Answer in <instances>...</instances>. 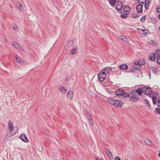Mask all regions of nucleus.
<instances>
[{"instance_id":"72a5a7b5","label":"nucleus","mask_w":160,"mask_h":160,"mask_svg":"<svg viewBox=\"0 0 160 160\" xmlns=\"http://www.w3.org/2000/svg\"><path fill=\"white\" fill-rule=\"evenodd\" d=\"M150 43L153 46H155L157 45V43L152 40L150 41Z\"/></svg>"},{"instance_id":"c9c22d12","label":"nucleus","mask_w":160,"mask_h":160,"mask_svg":"<svg viewBox=\"0 0 160 160\" xmlns=\"http://www.w3.org/2000/svg\"><path fill=\"white\" fill-rule=\"evenodd\" d=\"M151 19L152 20L153 23H155L157 22V19L155 18H154V17L152 18Z\"/></svg>"},{"instance_id":"39448f33","label":"nucleus","mask_w":160,"mask_h":160,"mask_svg":"<svg viewBox=\"0 0 160 160\" xmlns=\"http://www.w3.org/2000/svg\"><path fill=\"white\" fill-rule=\"evenodd\" d=\"M20 138L23 142H29V140L27 138L26 136L23 134H22L20 136Z\"/></svg>"},{"instance_id":"5701e85b","label":"nucleus","mask_w":160,"mask_h":160,"mask_svg":"<svg viewBox=\"0 0 160 160\" xmlns=\"http://www.w3.org/2000/svg\"><path fill=\"white\" fill-rule=\"evenodd\" d=\"M116 0H109V2L110 4L112 6H113L116 3Z\"/></svg>"},{"instance_id":"6e6552de","label":"nucleus","mask_w":160,"mask_h":160,"mask_svg":"<svg viewBox=\"0 0 160 160\" xmlns=\"http://www.w3.org/2000/svg\"><path fill=\"white\" fill-rule=\"evenodd\" d=\"M143 6L141 4H139L137 5L136 7V9L138 12H142Z\"/></svg>"},{"instance_id":"37998d69","label":"nucleus","mask_w":160,"mask_h":160,"mask_svg":"<svg viewBox=\"0 0 160 160\" xmlns=\"http://www.w3.org/2000/svg\"><path fill=\"white\" fill-rule=\"evenodd\" d=\"M157 105L159 106L160 107V99H158V102H157Z\"/></svg>"},{"instance_id":"dca6fc26","label":"nucleus","mask_w":160,"mask_h":160,"mask_svg":"<svg viewBox=\"0 0 160 160\" xmlns=\"http://www.w3.org/2000/svg\"><path fill=\"white\" fill-rule=\"evenodd\" d=\"M123 103L118 100H117L116 102H115L114 106L118 107H120L122 105Z\"/></svg>"},{"instance_id":"6e6d98bb","label":"nucleus","mask_w":160,"mask_h":160,"mask_svg":"<svg viewBox=\"0 0 160 160\" xmlns=\"http://www.w3.org/2000/svg\"><path fill=\"white\" fill-rule=\"evenodd\" d=\"M88 119L89 121L92 119V118H91V116H89V117H88Z\"/></svg>"},{"instance_id":"1a4fd4ad","label":"nucleus","mask_w":160,"mask_h":160,"mask_svg":"<svg viewBox=\"0 0 160 160\" xmlns=\"http://www.w3.org/2000/svg\"><path fill=\"white\" fill-rule=\"evenodd\" d=\"M14 57L18 63H20L21 64H22L23 63V61L17 55H15Z\"/></svg>"},{"instance_id":"a19ab883","label":"nucleus","mask_w":160,"mask_h":160,"mask_svg":"<svg viewBox=\"0 0 160 160\" xmlns=\"http://www.w3.org/2000/svg\"><path fill=\"white\" fill-rule=\"evenodd\" d=\"M76 51L75 48H73V49L71 50L70 53L71 54H73Z\"/></svg>"},{"instance_id":"c03bdc74","label":"nucleus","mask_w":160,"mask_h":160,"mask_svg":"<svg viewBox=\"0 0 160 160\" xmlns=\"http://www.w3.org/2000/svg\"><path fill=\"white\" fill-rule=\"evenodd\" d=\"M90 123L91 125H94V122H93L92 119L89 120Z\"/></svg>"},{"instance_id":"7c9ffc66","label":"nucleus","mask_w":160,"mask_h":160,"mask_svg":"<svg viewBox=\"0 0 160 160\" xmlns=\"http://www.w3.org/2000/svg\"><path fill=\"white\" fill-rule=\"evenodd\" d=\"M16 132H14V134L12 133V135L10 136H8V135H7V136L4 137L3 138V140L4 141L6 140L7 139H8L9 137H10L11 136H12L13 135H14L16 133Z\"/></svg>"},{"instance_id":"a878e982","label":"nucleus","mask_w":160,"mask_h":160,"mask_svg":"<svg viewBox=\"0 0 160 160\" xmlns=\"http://www.w3.org/2000/svg\"><path fill=\"white\" fill-rule=\"evenodd\" d=\"M158 70V68L156 67H153L152 68V72L154 74H157L158 72V71L157 70Z\"/></svg>"},{"instance_id":"4d7b16f0","label":"nucleus","mask_w":160,"mask_h":160,"mask_svg":"<svg viewBox=\"0 0 160 160\" xmlns=\"http://www.w3.org/2000/svg\"><path fill=\"white\" fill-rule=\"evenodd\" d=\"M145 2H143L142 1H141V2L140 1V2H139V3H142V4H143Z\"/></svg>"},{"instance_id":"f257e3e1","label":"nucleus","mask_w":160,"mask_h":160,"mask_svg":"<svg viewBox=\"0 0 160 160\" xmlns=\"http://www.w3.org/2000/svg\"><path fill=\"white\" fill-rule=\"evenodd\" d=\"M98 78L100 82L103 81L106 77V72L101 71V72L98 74Z\"/></svg>"},{"instance_id":"f704fd0d","label":"nucleus","mask_w":160,"mask_h":160,"mask_svg":"<svg viewBox=\"0 0 160 160\" xmlns=\"http://www.w3.org/2000/svg\"><path fill=\"white\" fill-rule=\"evenodd\" d=\"M141 30L143 32H144L143 33V34H144L145 35H147L148 34V32H149V31H148V30H147L146 31H147V32H145V30H143V29H141Z\"/></svg>"},{"instance_id":"de8ad7c7","label":"nucleus","mask_w":160,"mask_h":160,"mask_svg":"<svg viewBox=\"0 0 160 160\" xmlns=\"http://www.w3.org/2000/svg\"><path fill=\"white\" fill-rule=\"evenodd\" d=\"M135 90H135V89H133V90H132V91L131 92H130L132 94H134L135 93H136V92H135Z\"/></svg>"},{"instance_id":"58836bf2","label":"nucleus","mask_w":160,"mask_h":160,"mask_svg":"<svg viewBox=\"0 0 160 160\" xmlns=\"http://www.w3.org/2000/svg\"><path fill=\"white\" fill-rule=\"evenodd\" d=\"M157 61L158 63L160 64V56L157 57Z\"/></svg>"},{"instance_id":"473e14b6","label":"nucleus","mask_w":160,"mask_h":160,"mask_svg":"<svg viewBox=\"0 0 160 160\" xmlns=\"http://www.w3.org/2000/svg\"><path fill=\"white\" fill-rule=\"evenodd\" d=\"M146 18V16L145 15L143 16L140 19V21L142 22L145 20Z\"/></svg>"},{"instance_id":"412c9836","label":"nucleus","mask_w":160,"mask_h":160,"mask_svg":"<svg viewBox=\"0 0 160 160\" xmlns=\"http://www.w3.org/2000/svg\"><path fill=\"white\" fill-rule=\"evenodd\" d=\"M150 2V0H145V8L146 9H148L149 7L148 4Z\"/></svg>"},{"instance_id":"2f4dec72","label":"nucleus","mask_w":160,"mask_h":160,"mask_svg":"<svg viewBox=\"0 0 160 160\" xmlns=\"http://www.w3.org/2000/svg\"><path fill=\"white\" fill-rule=\"evenodd\" d=\"M121 16L122 18H125L128 17V14L126 13H123L121 15Z\"/></svg>"},{"instance_id":"20e7f679","label":"nucleus","mask_w":160,"mask_h":160,"mask_svg":"<svg viewBox=\"0 0 160 160\" xmlns=\"http://www.w3.org/2000/svg\"><path fill=\"white\" fill-rule=\"evenodd\" d=\"M122 3L121 2H118L116 3L115 9L117 10H120L122 9Z\"/></svg>"},{"instance_id":"7ed1b4c3","label":"nucleus","mask_w":160,"mask_h":160,"mask_svg":"<svg viewBox=\"0 0 160 160\" xmlns=\"http://www.w3.org/2000/svg\"><path fill=\"white\" fill-rule=\"evenodd\" d=\"M139 97L136 94H134L130 97V100L133 102L139 101Z\"/></svg>"},{"instance_id":"0eeeda50","label":"nucleus","mask_w":160,"mask_h":160,"mask_svg":"<svg viewBox=\"0 0 160 160\" xmlns=\"http://www.w3.org/2000/svg\"><path fill=\"white\" fill-rule=\"evenodd\" d=\"M123 94V90L121 89H119L116 92V94L118 96H122Z\"/></svg>"},{"instance_id":"a211bd4d","label":"nucleus","mask_w":160,"mask_h":160,"mask_svg":"<svg viewBox=\"0 0 160 160\" xmlns=\"http://www.w3.org/2000/svg\"><path fill=\"white\" fill-rule=\"evenodd\" d=\"M119 38L122 40L123 41L125 42H128V40L127 38L125 36H119Z\"/></svg>"},{"instance_id":"393cba45","label":"nucleus","mask_w":160,"mask_h":160,"mask_svg":"<svg viewBox=\"0 0 160 160\" xmlns=\"http://www.w3.org/2000/svg\"><path fill=\"white\" fill-rule=\"evenodd\" d=\"M74 43V42L72 40H70L69 41L67 44V45L68 47L72 46Z\"/></svg>"},{"instance_id":"9b49d317","label":"nucleus","mask_w":160,"mask_h":160,"mask_svg":"<svg viewBox=\"0 0 160 160\" xmlns=\"http://www.w3.org/2000/svg\"><path fill=\"white\" fill-rule=\"evenodd\" d=\"M112 68L111 67H106L103 68L102 70V71H105L107 73H109L112 71Z\"/></svg>"},{"instance_id":"c85d7f7f","label":"nucleus","mask_w":160,"mask_h":160,"mask_svg":"<svg viewBox=\"0 0 160 160\" xmlns=\"http://www.w3.org/2000/svg\"><path fill=\"white\" fill-rule=\"evenodd\" d=\"M155 55V56H159V55L160 54V50L159 49H157L155 52V53H154Z\"/></svg>"},{"instance_id":"cd10ccee","label":"nucleus","mask_w":160,"mask_h":160,"mask_svg":"<svg viewBox=\"0 0 160 160\" xmlns=\"http://www.w3.org/2000/svg\"><path fill=\"white\" fill-rule=\"evenodd\" d=\"M130 8L128 6H125L124 7L123 10L125 11V12H128L129 11Z\"/></svg>"},{"instance_id":"8fccbe9b","label":"nucleus","mask_w":160,"mask_h":160,"mask_svg":"<svg viewBox=\"0 0 160 160\" xmlns=\"http://www.w3.org/2000/svg\"><path fill=\"white\" fill-rule=\"evenodd\" d=\"M18 50H21L22 51H24V49L22 47H20V48L18 49Z\"/></svg>"},{"instance_id":"9d476101","label":"nucleus","mask_w":160,"mask_h":160,"mask_svg":"<svg viewBox=\"0 0 160 160\" xmlns=\"http://www.w3.org/2000/svg\"><path fill=\"white\" fill-rule=\"evenodd\" d=\"M119 68L120 69L122 70H127L128 69V67L126 64H122L119 66Z\"/></svg>"},{"instance_id":"49530a36","label":"nucleus","mask_w":160,"mask_h":160,"mask_svg":"<svg viewBox=\"0 0 160 160\" xmlns=\"http://www.w3.org/2000/svg\"><path fill=\"white\" fill-rule=\"evenodd\" d=\"M144 102L145 103H146L147 104H148L149 103L148 101L146 99H144Z\"/></svg>"},{"instance_id":"bb28decb","label":"nucleus","mask_w":160,"mask_h":160,"mask_svg":"<svg viewBox=\"0 0 160 160\" xmlns=\"http://www.w3.org/2000/svg\"><path fill=\"white\" fill-rule=\"evenodd\" d=\"M130 94L128 93H124V91H123V94L122 96L123 97L127 98L129 97Z\"/></svg>"},{"instance_id":"2eb2a0df","label":"nucleus","mask_w":160,"mask_h":160,"mask_svg":"<svg viewBox=\"0 0 160 160\" xmlns=\"http://www.w3.org/2000/svg\"><path fill=\"white\" fill-rule=\"evenodd\" d=\"M144 141L145 142L147 145L149 146H151L152 145V142L150 140L148 139L147 138H145L144 139Z\"/></svg>"},{"instance_id":"5fc2aeb1","label":"nucleus","mask_w":160,"mask_h":160,"mask_svg":"<svg viewBox=\"0 0 160 160\" xmlns=\"http://www.w3.org/2000/svg\"><path fill=\"white\" fill-rule=\"evenodd\" d=\"M95 159L96 160H102V159L101 158H96Z\"/></svg>"},{"instance_id":"603ef678","label":"nucleus","mask_w":160,"mask_h":160,"mask_svg":"<svg viewBox=\"0 0 160 160\" xmlns=\"http://www.w3.org/2000/svg\"><path fill=\"white\" fill-rule=\"evenodd\" d=\"M140 61H137V62H135V64L137 65H139Z\"/></svg>"},{"instance_id":"3c124183","label":"nucleus","mask_w":160,"mask_h":160,"mask_svg":"<svg viewBox=\"0 0 160 160\" xmlns=\"http://www.w3.org/2000/svg\"><path fill=\"white\" fill-rule=\"evenodd\" d=\"M157 12L158 13L160 12V8L157 7Z\"/></svg>"},{"instance_id":"4c0bfd02","label":"nucleus","mask_w":160,"mask_h":160,"mask_svg":"<svg viewBox=\"0 0 160 160\" xmlns=\"http://www.w3.org/2000/svg\"><path fill=\"white\" fill-rule=\"evenodd\" d=\"M156 111L158 112V114H160V108H156L155 110V111Z\"/></svg>"},{"instance_id":"a18cd8bd","label":"nucleus","mask_w":160,"mask_h":160,"mask_svg":"<svg viewBox=\"0 0 160 160\" xmlns=\"http://www.w3.org/2000/svg\"><path fill=\"white\" fill-rule=\"evenodd\" d=\"M114 160H121L119 157L117 156L114 158Z\"/></svg>"},{"instance_id":"bf43d9fd","label":"nucleus","mask_w":160,"mask_h":160,"mask_svg":"<svg viewBox=\"0 0 160 160\" xmlns=\"http://www.w3.org/2000/svg\"><path fill=\"white\" fill-rule=\"evenodd\" d=\"M158 18L160 20V14H159V15L158 16Z\"/></svg>"},{"instance_id":"6ab92c4d","label":"nucleus","mask_w":160,"mask_h":160,"mask_svg":"<svg viewBox=\"0 0 160 160\" xmlns=\"http://www.w3.org/2000/svg\"><path fill=\"white\" fill-rule=\"evenodd\" d=\"M12 44L14 47L16 48H17L18 49L19 48H20V46L19 44L16 42H15L14 41H12Z\"/></svg>"},{"instance_id":"f3484780","label":"nucleus","mask_w":160,"mask_h":160,"mask_svg":"<svg viewBox=\"0 0 160 160\" xmlns=\"http://www.w3.org/2000/svg\"><path fill=\"white\" fill-rule=\"evenodd\" d=\"M68 97L70 100H71L73 98V92L72 91L69 90L68 93Z\"/></svg>"},{"instance_id":"864d4df0","label":"nucleus","mask_w":160,"mask_h":160,"mask_svg":"<svg viewBox=\"0 0 160 160\" xmlns=\"http://www.w3.org/2000/svg\"><path fill=\"white\" fill-rule=\"evenodd\" d=\"M22 5H21V3H19V6L18 7V8L20 9V10L21 9L20 8H20V7H21L22 8Z\"/></svg>"},{"instance_id":"79ce46f5","label":"nucleus","mask_w":160,"mask_h":160,"mask_svg":"<svg viewBox=\"0 0 160 160\" xmlns=\"http://www.w3.org/2000/svg\"><path fill=\"white\" fill-rule=\"evenodd\" d=\"M145 64L144 61H140L139 65H142Z\"/></svg>"},{"instance_id":"c756f323","label":"nucleus","mask_w":160,"mask_h":160,"mask_svg":"<svg viewBox=\"0 0 160 160\" xmlns=\"http://www.w3.org/2000/svg\"><path fill=\"white\" fill-rule=\"evenodd\" d=\"M137 69V67H133V68H130L129 70V72H132L133 73L135 70Z\"/></svg>"},{"instance_id":"f03ea898","label":"nucleus","mask_w":160,"mask_h":160,"mask_svg":"<svg viewBox=\"0 0 160 160\" xmlns=\"http://www.w3.org/2000/svg\"><path fill=\"white\" fill-rule=\"evenodd\" d=\"M143 93L146 95H149L152 93L151 89L147 87L143 88Z\"/></svg>"},{"instance_id":"e433bc0d","label":"nucleus","mask_w":160,"mask_h":160,"mask_svg":"<svg viewBox=\"0 0 160 160\" xmlns=\"http://www.w3.org/2000/svg\"><path fill=\"white\" fill-rule=\"evenodd\" d=\"M12 27L15 31H17L18 30V27L16 25H14Z\"/></svg>"},{"instance_id":"ea45409f","label":"nucleus","mask_w":160,"mask_h":160,"mask_svg":"<svg viewBox=\"0 0 160 160\" xmlns=\"http://www.w3.org/2000/svg\"><path fill=\"white\" fill-rule=\"evenodd\" d=\"M132 18H137L138 17H139V15H138L137 14H133L132 16Z\"/></svg>"},{"instance_id":"4be33fe9","label":"nucleus","mask_w":160,"mask_h":160,"mask_svg":"<svg viewBox=\"0 0 160 160\" xmlns=\"http://www.w3.org/2000/svg\"><path fill=\"white\" fill-rule=\"evenodd\" d=\"M61 92L62 93H65V92L67 91V89L63 86H62L59 88Z\"/></svg>"},{"instance_id":"ddd939ff","label":"nucleus","mask_w":160,"mask_h":160,"mask_svg":"<svg viewBox=\"0 0 160 160\" xmlns=\"http://www.w3.org/2000/svg\"><path fill=\"white\" fill-rule=\"evenodd\" d=\"M107 101L109 103L114 105L115 102H116L117 100L113 98H108Z\"/></svg>"},{"instance_id":"4468645a","label":"nucleus","mask_w":160,"mask_h":160,"mask_svg":"<svg viewBox=\"0 0 160 160\" xmlns=\"http://www.w3.org/2000/svg\"><path fill=\"white\" fill-rule=\"evenodd\" d=\"M155 55L154 53H151L149 56L150 60L154 61L155 60Z\"/></svg>"},{"instance_id":"aec40b11","label":"nucleus","mask_w":160,"mask_h":160,"mask_svg":"<svg viewBox=\"0 0 160 160\" xmlns=\"http://www.w3.org/2000/svg\"><path fill=\"white\" fill-rule=\"evenodd\" d=\"M105 152L107 153L108 156L109 158L112 157V155L111 152L108 149H105Z\"/></svg>"},{"instance_id":"b1692460","label":"nucleus","mask_w":160,"mask_h":160,"mask_svg":"<svg viewBox=\"0 0 160 160\" xmlns=\"http://www.w3.org/2000/svg\"><path fill=\"white\" fill-rule=\"evenodd\" d=\"M152 99L153 103V104H154V105L156 104L157 103V102L156 101V99H157L156 97L155 96L153 95L152 96Z\"/></svg>"},{"instance_id":"423d86ee","label":"nucleus","mask_w":160,"mask_h":160,"mask_svg":"<svg viewBox=\"0 0 160 160\" xmlns=\"http://www.w3.org/2000/svg\"><path fill=\"white\" fill-rule=\"evenodd\" d=\"M135 92L136 93H137L138 94V96H142V92L143 93V88H139L136 89Z\"/></svg>"},{"instance_id":"f8f14e48","label":"nucleus","mask_w":160,"mask_h":160,"mask_svg":"<svg viewBox=\"0 0 160 160\" xmlns=\"http://www.w3.org/2000/svg\"><path fill=\"white\" fill-rule=\"evenodd\" d=\"M8 129L9 132L12 133L13 130V126L12 122L10 121L8 123Z\"/></svg>"},{"instance_id":"13d9d810","label":"nucleus","mask_w":160,"mask_h":160,"mask_svg":"<svg viewBox=\"0 0 160 160\" xmlns=\"http://www.w3.org/2000/svg\"><path fill=\"white\" fill-rule=\"evenodd\" d=\"M148 105V107L149 108H150V106L149 104V103H148V104H147Z\"/></svg>"},{"instance_id":"0e129e2a","label":"nucleus","mask_w":160,"mask_h":160,"mask_svg":"<svg viewBox=\"0 0 160 160\" xmlns=\"http://www.w3.org/2000/svg\"><path fill=\"white\" fill-rule=\"evenodd\" d=\"M137 30H140V29H139L138 28H137Z\"/></svg>"},{"instance_id":"680f3d73","label":"nucleus","mask_w":160,"mask_h":160,"mask_svg":"<svg viewBox=\"0 0 160 160\" xmlns=\"http://www.w3.org/2000/svg\"><path fill=\"white\" fill-rule=\"evenodd\" d=\"M158 156L159 157H160V152L158 153Z\"/></svg>"},{"instance_id":"052dcab7","label":"nucleus","mask_w":160,"mask_h":160,"mask_svg":"<svg viewBox=\"0 0 160 160\" xmlns=\"http://www.w3.org/2000/svg\"><path fill=\"white\" fill-rule=\"evenodd\" d=\"M123 160H128V159L126 158H124Z\"/></svg>"},{"instance_id":"09e8293b","label":"nucleus","mask_w":160,"mask_h":160,"mask_svg":"<svg viewBox=\"0 0 160 160\" xmlns=\"http://www.w3.org/2000/svg\"><path fill=\"white\" fill-rule=\"evenodd\" d=\"M86 112L87 113V117H89V116H91V115L90 114V113H89L87 110H86Z\"/></svg>"},{"instance_id":"e2e57ef3","label":"nucleus","mask_w":160,"mask_h":160,"mask_svg":"<svg viewBox=\"0 0 160 160\" xmlns=\"http://www.w3.org/2000/svg\"><path fill=\"white\" fill-rule=\"evenodd\" d=\"M158 30H159V32H160V26L158 28Z\"/></svg>"}]
</instances>
